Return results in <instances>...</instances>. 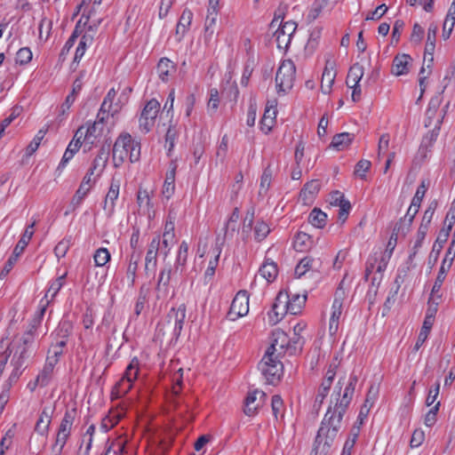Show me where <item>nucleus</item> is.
Returning a JSON list of instances; mask_svg holds the SVG:
<instances>
[{"label": "nucleus", "mask_w": 455, "mask_h": 455, "mask_svg": "<svg viewBox=\"0 0 455 455\" xmlns=\"http://www.w3.org/2000/svg\"><path fill=\"white\" fill-rule=\"evenodd\" d=\"M342 380L343 379H339L335 387L333 395L336 396V403L333 407L329 406L323 416L310 455H329L334 441L341 429L342 419L351 403L358 378L354 373L349 376L348 382L340 398Z\"/></svg>", "instance_id": "1"}, {"label": "nucleus", "mask_w": 455, "mask_h": 455, "mask_svg": "<svg viewBox=\"0 0 455 455\" xmlns=\"http://www.w3.org/2000/svg\"><path fill=\"white\" fill-rule=\"evenodd\" d=\"M126 158L136 163L140 158V142L133 140L129 133L119 135L113 146V162L119 167Z\"/></svg>", "instance_id": "2"}, {"label": "nucleus", "mask_w": 455, "mask_h": 455, "mask_svg": "<svg viewBox=\"0 0 455 455\" xmlns=\"http://www.w3.org/2000/svg\"><path fill=\"white\" fill-rule=\"evenodd\" d=\"M283 13H275V17L270 23L271 28L277 27L273 37L276 43L277 48L286 51L291 44L293 34L297 29V23L293 20L283 21Z\"/></svg>", "instance_id": "3"}, {"label": "nucleus", "mask_w": 455, "mask_h": 455, "mask_svg": "<svg viewBox=\"0 0 455 455\" xmlns=\"http://www.w3.org/2000/svg\"><path fill=\"white\" fill-rule=\"evenodd\" d=\"M258 367L267 383L270 385H276L283 374V365L279 360V355H271L270 352H265Z\"/></svg>", "instance_id": "4"}, {"label": "nucleus", "mask_w": 455, "mask_h": 455, "mask_svg": "<svg viewBox=\"0 0 455 455\" xmlns=\"http://www.w3.org/2000/svg\"><path fill=\"white\" fill-rule=\"evenodd\" d=\"M296 76V67L292 60H284L279 66L275 75V84L278 92L285 93L293 86Z\"/></svg>", "instance_id": "5"}, {"label": "nucleus", "mask_w": 455, "mask_h": 455, "mask_svg": "<svg viewBox=\"0 0 455 455\" xmlns=\"http://www.w3.org/2000/svg\"><path fill=\"white\" fill-rule=\"evenodd\" d=\"M160 111V103L156 99L148 100L143 108L139 118L140 130L148 133L153 128L156 119Z\"/></svg>", "instance_id": "6"}, {"label": "nucleus", "mask_w": 455, "mask_h": 455, "mask_svg": "<svg viewBox=\"0 0 455 455\" xmlns=\"http://www.w3.org/2000/svg\"><path fill=\"white\" fill-rule=\"evenodd\" d=\"M249 312V294L246 291H239L232 300L228 315L230 320L247 315Z\"/></svg>", "instance_id": "7"}, {"label": "nucleus", "mask_w": 455, "mask_h": 455, "mask_svg": "<svg viewBox=\"0 0 455 455\" xmlns=\"http://www.w3.org/2000/svg\"><path fill=\"white\" fill-rule=\"evenodd\" d=\"M161 243L160 235L155 236L150 242L145 258V274L154 275L157 267V255Z\"/></svg>", "instance_id": "8"}, {"label": "nucleus", "mask_w": 455, "mask_h": 455, "mask_svg": "<svg viewBox=\"0 0 455 455\" xmlns=\"http://www.w3.org/2000/svg\"><path fill=\"white\" fill-rule=\"evenodd\" d=\"M100 22L101 20H97V22H93L92 24H90L87 27V29L82 36L78 46L76 50L74 62H79L84 55L86 48L92 44L94 40V36L97 32V28L100 26Z\"/></svg>", "instance_id": "9"}, {"label": "nucleus", "mask_w": 455, "mask_h": 455, "mask_svg": "<svg viewBox=\"0 0 455 455\" xmlns=\"http://www.w3.org/2000/svg\"><path fill=\"white\" fill-rule=\"evenodd\" d=\"M187 307L185 304H180L177 308L172 307L167 315L168 323L173 325L172 335L178 339L183 329L186 319Z\"/></svg>", "instance_id": "10"}, {"label": "nucleus", "mask_w": 455, "mask_h": 455, "mask_svg": "<svg viewBox=\"0 0 455 455\" xmlns=\"http://www.w3.org/2000/svg\"><path fill=\"white\" fill-rule=\"evenodd\" d=\"M289 345V337L288 335L282 330L276 329L273 331L272 332V343L267 347L266 352H270L271 355H277L278 347L280 349V352L278 353V355L282 353H284L287 351Z\"/></svg>", "instance_id": "11"}, {"label": "nucleus", "mask_w": 455, "mask_h": 455, "mask_svg": "<svg viewBox=\"0 0 455 455\" xmlns=\"http://www.w3.org/2000/svg\"><path fill=\"white\" fill-rule=\"evenodd\" d=\"M110 146V143H105L102 145L98 152V155L94 158L92 166L87 171L89 174L93 175L95 171L98 170L99 172L97 173V177L100 176L108 160Z\"/></svg>", "instance_id": "12"}, {"label": "nucleus", "mask_w": 455, "mask_h": 455, "mask_svg": "<svg viewBox=\"0 0 455 455\" xmlns=\"http://www.w3.org/2000/svg\"><path fill=\"white\" fill-rule=\"evenodd\" d=\"M104 119L103 116H100V114H98L97 120L90 124L85 131L84 130L83 139L85 144L93 145L96 139L101 135L104 129Z\"/></svg>", "instance_id": "13"}, {"label": "nucleus", "mask_w": 455, "mask_h": 455, "mask_svg": "<svg viewBox=\"0 0 455 455\" xmlns=\"http://www.w3.org/2000/svg\"><path fill=\"white\" fill-rule=\"evenodd\" d=\"M172 267L170 265L163 267L158 275L156 291L157 298H164L169 294V283L171 281Z\"/></svg>", "instance_id": "14"}, {"label": "nucleus", "mask_w": 455, "mask_h": 455, "mask_svg": "<svg viewBox=\"0 0 455 455\" xmlns=\"http://www.w3.org/2000/svg\"><path fill=\"white\" fill-rule=\"evenodd\" d=\"M53 411L54 408L52 406L44 407L35 426V431L37 434L41 435H45L48 434Z\"/></svg>", "instance_id": "15"}, {"label": "nucleus", "mask_w": 455, "mask_h": 455, "mask_svg": "<svg viewBox=\"0 0 455 455\" xmlns=\"http://www.w3.org/2000/svg\"><path fill=\"white\" fill-rule=\"evenodd\" d=\"M335 77L336 70L334 69V62L326 60L321 80V90L323 93L329 94L331 92Z\"/></svg>", "instance_id": "16"}, {"label": "nucleus", "mask_w": 455, "mask_h": 455, "mask_svg": "<svg viewBox=\"0 0 455 455\" xmlns=\"http://www.w3.org/2000/svg\"><path fill=\"white\" fill-rule=\"evenodd\" d=\"M120 189V182L112 179L109 189L106 195L103 209L108 216L112 215L115 211V202L118 198Z\"/></svg>", "instance_id": "17"}, {"label": "nucleus", "mask_w": 455, "mask_h": 455, "mask_svg": "<svg viewBox=\"0 0 455 455\" xmlns=\"http://www.w3.org/2000/svg\"><path fill=\"white\" fill-rule=\"evenodd\" d=\"M92 174L86 172L85 176L83 178V180L71 201V204L74 208L81 204L84 198L87 196L91 188L95 183V180L93 181L92 180Z\"/></svg>", "instance_id": "18"}, {"label": "nucleus", "mask_w": 455, "mask_h": 455, "mask_svg": "<svg viewBox=\"0 0 455 455\" xmlns=\"http://www.w3.org/2000/svg\"><path fill=\"white\" fill-rule=\"evenodd\" d=\"M411 60L412 59L409 54H397L393 60L391 69L392 74L396 76L408 74L410 70L409 67Z\"/></svg>", "instance_id": "19"}, {"label": "nucleus", "mask_w": 455, "mask_h": 455, "mask_svg": "<svg viewBox=\"0 0 455 455\" xmlns=\"http://www.w3.org/2000/svg\"><path fill=\"white\" fill-rule=\"evenodd\" d=\"M321 188V182L319 180H312L307 182L299 193V197L305 204L313 202L315 196L317 195Z\"/></svg>", "instance_id": "20"}, {"label": "nucleus", "mask_w": 455, "mask_h": 455, "mask_svg": "<svg viewBox=\"0 0 455 455\" xmlns=\"http://www.w3.org/2000/svg\"><path fill=\"white\" fill-rule=\"evenodd\" d=\"M193 20V12L185 8L180 17L178 24L176 26V36H178V41H180L188 31L189 27L192 23Z\"/></svg>", "instance_id": "21"}, {"label": "nucleus", "mask_w": 455, "mask_h": 455, "mask_svg": "<svg viewBox=\"0 0 455 455\" xmlns=\"http://www.w3.org/2000/svg\"><path fill=\"white\" fill-rule=\"evenodd\" d=\"M331 315L330 317L329 332L331 335H335L339 329V322L342 314V301L335 298L331 307Z\"/></svg>", "instance_id": "22"}, {"label": "nucleus", "mask_w": 455, "mask_h": 455, "mask_svg": "<svg viewBox=\"0 0 455 455\" xmlns=\"http://www.w3.org/2000/svg\"><path fill=\"white\" fill-rule=\"evenodd\" d=\"M141 258L140 251H132L129 257V264L126 269V278L130 286H134L138 265Z\"/></svg>", "instance_id": "23"}, {"label": "nucleus", "mask_w": 455, "mask_h": 455, "mask_svg": "<svg viewBox=\"0 0 455 455\" xmlns=\"http://www.w3.org/2000/svg\"><path fill=\"white\" fill-rule=\"evenodd\" d=\"M223 243H224V239H222L220 241V237H217L216 245L213 249V251L215 252V257L213 259L210 260L209 265L204 273L205 283L210 282L212 279L213 275H215V270H216V267L219 263L220 255L221 253V246L223 245Z\"/></svg>", "instance_id": "24"}, {"label": "nucleus", "mask_w": 455, "mask_h": 455, "mask_svg": "<svg viewBox=\"0 0 455 455\" xmlns=\"http://www.w3.org/2000/svg\"><path fill=\"white\" fill-rule=\"evenodd\" d=\"M76 417L77 408L76 406L67 409L59 426L58 431L71 435L73 424Z\"/></svg>", "instance_id": "25"}, {"label": "nucleus", "mask_w": 455, "mask_h": 455, "mask_svg": "<svg viewBox=\"0 0 455 455\" xmlns=\"http://www.w3.org/2000/svg\"><path fill=\"white\" fill-rule=\"evenodd\" d=\"M259 274L263 278H265L267 283L274 282L278 275V267L276 263L270 259H265L264 262L259 269Z\"/></svg>", "instance_id": "26"}, {"label": "nucleus", "mask_w": 455, "mask_h": 455, "mask_svg": "<svg viewBox=\"0 0 455 455\" xmlns=\"http://www.w3.org/2000/svg\"><path fill=\"white\" fill-rule=\"evenodd\" d=\"M175 70V64L167 58H161L157 63L156 71L163 82H167Z\"/></svg>", "instance_id": "27"}, {"label": "nucleus", "mask_w": 455, "mask_h": 455, "mask_svg": "<svg viewBox=\"0 0 455 455\" xmlns=\"http://www.w3.org/2000/svg\"><path fill=\"white\" fill-rule=\"evenodd\" d=\"M446 238L444 236V233L438 234L435 242L434 243V245L432 247V250L429 253L428 259H427V264L429 266V268L432 269L435 265L436 264L439 255L443 248V245L446 243Z\"/></svg>", "instance_id": "28"}, {"label": "nucleus", "mask_w": 455, "mask_h": 455, "mask_svg": "<svg viewBox=\"0 0 455 455\" xmlns=\"http://www.w3.org/2000/svg\"><path fill=\"white\" fill-rule=\"evenodd\" d=\"M363 74L364 68L359 63H355L353 66H351L346 78V84L347 87L359 84L361 79L363 76Z\"/></svg>", "instance_id": "29"}, {"label": "nucleus", "mask_w": 455, "mask_h": 455, "mask_svg": "<svg viewBox=\"0 0 455 455\" xmlns=\"http://www.w3.org/2000/svg\"><path fill=\"white\" fill-rule=\"evenodd\" d=\"M313 243L312 237L305 232H298L294 236L293 248L297 251H307Z\"/></svg>", "instance_id": "30"}, {"label": "nucleus", "mask_w": 455, "mask_h": 455, "mask_svg": "<svg viewBox=\"0 0 455 455\" xmlns=\"http://www.w3.org/2000/svg\"><path fill=\"white\" fill-rule=\"evenodd\" d=\"M354 139V133L341 132L333 136L331 146L337 150H343L351 144Z\"/></svg>", "instance_id": "31"}, {"label": "nucleus", "mask_w": 455, "mask_h": 455, "mask_svg": "<svg viewBox=\"0 0 455 455\" xmlns=\"http://www.w3.org/2000/svg\"><path fill=\"white\" fill-rule=\"evenodd\" d=\"M188 255V244L186 241H182L180 244L176 260L174 264L175 271L180 270L183 272L185 269Z\"/></svg>", "instance_id": "32"}, {"label": "nucleus", "mask_w": 455, "mask_h": 455, "mask_svg": "<svg viewBox=\"0 0 455 455\" xmlns=\"http://www.w3.org/2000/svg\"><path fill=\"white\" fill-rule=\"evenodd\" d=\"M307 300V295L300 296L299 294L290 295L289 305L287 306L288 313L297 315L300 313Z\"/></svg>", "instance_id": "33"}, {"label": "nucleus", "mask_w": 455, "mask_h": 455, "mask_svg": "<svg viewBox=\"0 0 455 455\" xmlns=\"http://www.w3.org/2000/svg\"><path fill=\"white\" fill-rule=\"evenodd\" d=\"M35 224H36V222L34 221L31 225H29L26 228L20 241L14 247L13 252H15L16 254H19V255H20L23 252V251L28 246L29 241L31 240V238L34 235L33 228H34Z\"/></svg>", "instance_id": "34"}, {"label": "nucleus", "mask_w": 455, "mask_h": 455, "mask_svg": "<svg viewBox=\"0 0 455 455\" xmlns=\"http://www.w3.org/2000/svg\"><path fill=\"white\" fill-rule=\"evenodd\" d=\"M132 387V383L127 379L121 378V379L116 383L111 391V399H118L123 395H126Z\"/></svg>", "instance_id": "35"}, {"label": "nucleus", "mask_w": 455, "mask_h": 455, "mask_svg": "<svg viewBox=\"0 0 455 455\" xmlns=\"http://www.w3.org/2000/svg\"><path fill=\"white\" fill-rule=\"evenodd\" d=\"M308 222L317 228H323L327 222V214L315 207L309 213Z\"/></svg>", "instance_id": "36"}, {"label": "nucleus", "mask_w": 455, "mask_h": 455, "mask_svg": "<svg viewBox=\"0 0 455 455\" xmlns=\"http://www.w3.org/2000/svg\"><path fill=\"white\" fill-rule=\"evenodd\" d=\"M299 327V324H297L293 331V337L289 338V345L287 351L290 353V355H296L297 353L300 352L302 350V347L304 344V339L299 334L297 333V328Z\"/></svg>", "instance_id": "37"}, {"label": "nucleus", "mask_w": 455, "mask_h": 455, "mask_svg": "<svg viewBox=\"0 0 455 455\" xmlns=\"http://www.w3.org/2000/svg\"><path fill=\"white\" fill-rule=\"evenodd\" d=\"M125 442L120 438L108 441L104 455H124Z\"/></svg>", "instance_id": "38"}, {"label": "nucleus", "mask_w": 455, "mask_h": 455, "mask_svg": "<svg viewBox=\"0 0 455 455\" xmlns=\"http://www.w3.org/2000/svg\"><path fill=\"white\" fill-rule=\"evenodd\" d=\"M276 111L275 109L266 108L264 115L260 120L261 130L267 134L268 133L275 123Z\"/></svg>", "instance_id": "39"}, {"label": "nucleus", "mask_w": 455, "mask_h": 455, "mask_svg": "<svg viewBox=\"0 0 455 455\" xmlns=\"http://www.w3.org/2000/svg\"><path fill=\"white\" fill-rule=\"evenodd\" d=\"M179 136V131L175 124H170L165 134V148H167L168 156H171L172 151L175 147L176 140Z\"/></svg>", "instance_id": "40"}, {"label": "nucleus", "mask_w": 455, "mask_h": 455, "mask_svg": "<svg viewBox=\"0 0 455 455\" xmlns=\"http://www.w3.org/2000/svg\"><path fill=\"white\" fill-rule=\"evenodd\" d=\"M442 96L440 94L435 95L431 98L427 109L426 111L427 122L426 123V126L431 125V120L435 116V114L441 105Z\"/></svg>", "instance_id": "41"}, {"label": "nucleus", "mask_w": 455, "mask_h": 455, "mask_svg": "<svg viewBox=\"0 0 455 455\" xmlns=\"http://www.w3.org/2000/svg\"><path fill=\"white\" fill-rule=\"evenodd\" d=\"M139 366H140V361L137 357H133L128 366L125 369V371L122 378L124 379H127L129 382H133L139 373Z\"/></svg>", "instance_id": "42"}, {"label": "nucleus", "mask_w": 455, "mask_h": 455, "mask_svg": "<svg viewBox=\"0 0 455 455\" xmlns=\"http://www.w3.org/2000/svg\"><path fill=\"white\" fill-rule=\"evenodd\" d=\"M53 370L54 368L52 366L44 363V368L36 379L35 385H39L41 387L47 386L53 374Z\"/></svg>", "instance_id": "43"}, {"label": "nucleus", "mask_w": 455, "mask_h": 455, "mask_svg": "<svg viewBox=\"0 0 455 455\" xmlns=\"http://www.w3.org/2000/svg\"><path fill=\"white\" fill-rule=\"evenodd\" d=\"M28 350L29 349L26 348L25 347L17 346L12 359V363L22 368L25 362L29 357Z\"/></svg>", "instance_id": "44"}, {"label": "nucleus", "mask_w": 455, "mask_h": 455, "mask_svg": "<svg viewBox=\"0 0 455 455\" xmlns=\"http://www.w3.org/2000/svg\"><path fill=\"white\" fill-rule=\"evenodd\" d=\"M253 231H254V239L257 242H261L270 233V228L264 220H259L256 222Z\"/></svg>", "instance_id": "45"}, {"label": "nucleus", "mask_w": 455, "mask_h": 455, "mask_svg": "<svg viewBox=\"0 0 455 455\" xmlns=\"http://www.w3.org/2000/svg\"><path fill=\"white\" fill-rule=\"evenodd\" d=\"M65 277H66V275L59 276L58 278H56L50 283V286H49V288L45 293V296L44 298V299H45V301L49 300L48 299L49 294H51L50 301L55 298V296L58 294V292L60 291V290L62 288V286L64 284Z\"/></svg>", "instance_id": "46"}, {"label": "nucleus", "mask_w": 455, "mask_h": 455, "mask_svg": "<svg viewBox=\"0 0 455 455\" xmlns=\"http://www.w3.org/2000/svg\"><path fill=\"white\" fill-rule=\"evenodd\" d=\"M329 0H315L308 12V19L316 20L322 12L327 7Z\"/></svg>", "instance_id": "47"}, {"label": "nucleus", "mask_w": 455, "mask_h": 455, "mask_svg": "<svg viewBox=\"0 0 455 455\" xmlns=\"http://www.w3.org/2000/svg\"><path fill=\"white\" fill-rule=\"evenodd\" d=\"M50 303V300H46L44 302V299L40 301L39 308L34 315L33 318L30 321V324H32V329L34 327H40L44 315L46 312V308Z\"/></svg>", "instance_id": "48"}, {"label": "nucleus", "mask_w": 455, "mask_h": 455, "mask_svg": "<svg viewBox=\"0 0 455 455\" xmlns=\"http://www.w3.org/2000/svg\"><path fill=\"white\" fill-rule=\"evenodd\" d=\"M432 326H433V323H431L429 322V320L423 322V325L420 329V331L419 333V336H418V339H417V341H416V344L414 347L415 350L419 349V347L424 344V342L426 341V339L428 337V334L431 331Z\"/></svg>", "instance_id": "49"}, {"label": "nucleus", "mask_w": 455, "mask_h": 455, "mask_svg": "<svg viewBox=\"0 0 455 455\" xmlns=\"http://www.w3.org/2000/svg\"><path fill=\"white\" fill-rule=\"evenodd\" d=\"M46 133V130H39L36 134L32 141L28 145L26 148V155L28 156H32L39 148L42 140L44 139Z\"/></svg>", "instance_id": "50"}, {"label": "nucleus", "mask_w": 455, "mask_h": 455, "mask_svg": "<svg viewBox=\"0 0 455 455\" xmlns=\"http://www.w3.org/2000/svg\"><path fill=\"white\" fill-rule=\"evenodd\" d=\"M436 207H437V202L436 201H432L428 204L427 210L424 212V215H423V218L421 220V223H420L419 227L425 228L427 229L429 228V225L431 223V220H432L434 213H435V212L436 210Z\"/></svg>", "instance_id": "51"}, {"label": "nucleus", "mask_w": 455, "mask_h": 455, "mask_svg": "<svg viewBox=\"0 0 455 455\" xmlns=\"http://www.w3.org/2000/svg\"><path fill=\"white\" fill-rule=\"evenodd\" d=\"M442 123V120L440 118L437 119L435 124V127L433 128V130H431L430 132H428L423 138V140H422V143L426 146V147H430L433 145V143L436 140L438 135H439V131H440V124Z\"/></svg>", "instance_id": "52"}, {"label": "nucleus", "mask_w": 455, "mask_h": 455, "mask_svg": "<svg viewBox=\"0 0 455 455\" xmlns=\"http://www.w3.org/2000/svg\"><path fill=\"white\" fill-rule=\"evenodd\" d=\"M110 252L106 248L96 250L93 259L97 267H103L110 260Z\"/></svg>", "instance_id": "53"}, {"label": "nucleus", "mask_w": 455, "mask_h": 455, "mask_svg": "<svg viewBox=\"0 0 455 455\" xmlns=\"http://www.w3.org/2000/svg\"><path fill=\"white\" fill-rule=\"evenodd\" d=\"M239 220V210L238 208H235L233 212L231 213L230 217L228 218V221L225 224L224 227V237L222 239L225 240V237L228 235L229 230L231 233H233L235 230L236 223Z\"/></svg>", "instance_id": "54"}, {"label": "nucleus", "mask_w": 455, "mask_h": 455, "mask_svg": "<svg viewBox=\"0 0 455 455\" xmlns=\"http://www.w3.org/2000/svg\"><path fill=\"white\" fill-rule=\"evenodd\" d=\"M332 383L328 380H322V383L318 388L315 403H319L321 405L323 403V400L328 395L331 387Z\"/></svg>", "instance_id": "55"}, {"label": "nucleus", "mask_w": 455, "mask_h": 455, "mask_svg": "<svg viewBox=\"0 0 455 455\" xmlns=\"http://www.w3.org/2000/svg\"><path fill=\"white\" fill-rule=\"evenodd\" d=\"M272 179V171L270 166H267L260 178V188H259V195L266 194L270 187Z\"/></svg>", "instance_id": "56"}, {"label": "nucleus", "mask_w": 455, "mask_h": 455, "mask_svg": "<svg viewBox=\"0 0 455 455\" xmlns=\"http://www.w3.org/2000/svg\"><path fill=\"white\" fill-rule=\"evenodd\" d=\"M271 407L273 415L275 419H278V416L281 418L283 417V402L282 397L279 395H275L271 399Z\"/></svg>", "instance_id": "57"}, {"label": "nucleus", "mask_w": 455, "mask_h": 455, "mask_svg": "<svg viewBox=\"0 0 455 455\" xmlns=\"http://www.w3.org/2000/svg\"><path fill=\"white\" fill-rule=\"evenodd\" d=\"M289 299H290V294L287 291H279L275 299V302L273 304L274 310L282 308L288 312L287 306L289 305Z\"/></svg>", "instance_id": "58"}, {"label": "nucleus", "mask_w": 455, "mask_h": 455, "mask_svg": "<svg viewBox=\"0 0 455 455\" xmlns=\"http://www.w3.org/2000/svg\"><path fill=\"white\" fill-rule=\"evenodd\" d=\"M84 138V126H80L75 132L73 140L70 141L67 148H71L72 153L76 154L82 146Z\"/></svg>", "instance_id": "59"}, {"label": "nucleus", "mask_w": 455, "mask_h": 455, "mask_svg": "<svg viewBox=\"0 0 455 455\" xmlns=\"http://www.w3.org/2000/svg\"><path fill=\"white\" fill-rule=\"evenodd\" d=\"M33 54L28 47L20 48L16 54V63L20 65H27L32 60Z\"/></svg>", "instance_id": "60"}, {"label": "nucleus", "mask_w": 455, "mask_h": 455, "mask_svg": "<svg viewBox=\"0 0 455 455\" xmlns=\"http://www.w3.org/2000/svg\"><path fill=\"white\" fill-rule=\"evenodd\" d=\"M411 227V223L408 221L406 218L400 219L397 221L393 228V233L397 235L398 236L401 235L405 236L406 234L410 231Z\"/></svg>", "instance_id": "61"}, {"label": "nucleus", "mask_w": 455, "mask_h": 455, "mask_svg": "<svg viewBox=\"0 0 455 455\" xmlns=\"http://www.w3.org/2000/svg\"><path fill=\"white\" fill-rule=\"evenodd\" d=\"M312 262L313 259L307 257L300 259L295 267V275L297 277H301L302 275H304L311 268Z\"/></svg>", "instance_id": "62"}, {"label": "nucleus", "mask_w": 455, "mask_h": 455, "mask_svg": "<svg viewBox=\"0 0 455 455\" xmlns=\"http://www.w3.org/2000/svg\"><path fill=\"white\" fill-rule=\"evenodd\" d=\"M75 100H76V97L74 96L73 93H69L66 97L65 101L61 104V106L60 107V109H59L58 119L60 122H61L64 119V116L67 115L70 107L75 102Z\"/></svg>", "instance_id": "63"}, {"label": "nucleus", "mask_w": 455, "mask_h": 455, "mask_svg": "<svg viewBox=\"0 0 455 455\" xmlns=\"http://www.w3.org/2000/svg\"><path fill=\"white\" fill-rule=\"evenodd\" d=\"M371 166V163L370 161L362 159L355 164L354 173L362 180H364L366 172L370 170Z\"/></svg>", "instance_id": "64"}]
</instances>
